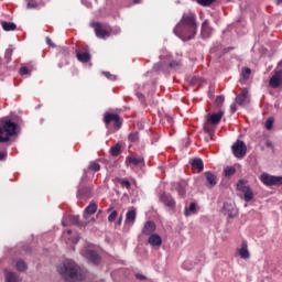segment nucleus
I'll return each mask as SVG.
<instances>
[{
  "label": "nucleus",
  "mask_w": 282,
  "mask_h": 282,
  "mask_svg": "<svg viewBox=\"0 0 282 282\" xmlns=\"http://www.w3.org/2000/svg\"><path fill=\"white\" fill-rule=\"evenodd\" d=\"M173 32L181 41H193L197 36V15L193 12L183 13Z\"/></svg>",
  "instance_id": "1"
},
{
  "label": "nucleus",
  "mask_w": 282,
  "mask_h": 282,
  "mask_svg": "<svg viewBox=\"0 0 282 282\" xmlns=\"http://www.w3.org/2000/svg\"><path fill=\"white\" fill-rule=\"evenodd\" d=\"M57 270L65 281L76 282L85 279V273H83L80 267L72 260H66Z\"/></svg>",
  "instance_id": "2"
},
{
  "label": "nucleus",
  "mask_w": 282,
  "mask_h": 282,
  "mask_svg": "<svg viewBox=\"0 0 282 282\" xmlns=\"http://www.w3.org/2000/svg\"><path fill=\"white\" fill-rule=\"evenodd\" d=\"M17 134V123L11 120L0 122V144L10 142V138Z\"/></svg>",
  "instance_id": "3"
},
{
  "label": "nucleus",
  "mask_w": 282,
  "mask_h": 282,
  "mask_svg": "<svg viewBox=\"0 0 282 282\" xmlns=\"http://www.w3.org/2000/svg\"><path fill=\"white\" fill-rule=\"evenodd\" d=\"M260 182L264 184V186H282V176H274L268 173H262L260 175Z\"/></svg>",
  "instance_id": "4"
},
{
  "label": "nucleus",
  "mask_w": 282,
  "mask_h": 282,
  "mask_svg": "<svg viewBox=\"0 0 282 282\" xmlns=\"http://www.w3.org/2000/svg\"><path fill=\"white\" fill-rule=\"evenodd\" d=\"M231 151H232L235 158H238L239 160H241L242 158H246V153L248 151V148L246 147V142H243L241 140H237L232 144Z\"/></svg>",
  "instance_id": "5"
},
{
  "label": "nucleus",
  "mask_w": 282,
  "mask_h": 282,
  "mask_svg": "<svg viewBox=\"0 0 282 282\" xmlns=\"http://www.w3.org/2000/svg\"><path fill=\"white\" fill-rule=\"evenodd\" d=\"M90 25L94 28L97 39H109L111 36V33L100 22H93Z\"/></svg>",
  "instance_id": "6"
},
{
  "label": "nucleus",
  "mask_w": 282,
  "mask_h": 282,
  "mask_svg": "<svg viewBox=\"0 0 282 282\" xmlns=\"http://www.w3.org/2000/svg\"><path fill=\"white\" fill-rule=\"evenodd\" d=\"M104 122L106 124H111V122H115V129L117 131L120 129V127H122V119L118 113H106L104 117Z\"/></svg>",
  "instance_id": "7"
},
{
  "label": "nucleus",
  "mask_w": 282,
  "mask_h": 282,
  "mask_svg": "<svg viewBox=\"0 0 282 282\" xmlns=\"http://www.w3.org/2000/svg\"><path fill=\"white\" fill-rule=\"evenodd\" d=\"M80 254L84 256L85 259H88L90 263H94L95 265H98V263H100V256L95 250L83 249L80 251Z\"/></svg>",
  "instance_id": "8"
},
{
  "label": "nucleus",
  "mask_w": 282,
  "mask_h": 282,
  "mask_svg": "<svg viewBox=\"0 0 282 282\" xmlns=\"http://www.w3.org/2000/svg\"><path fill=\"white\" fill-rule=\"evenodd\" d=\"M94 195V187L87 186L83 183V181L79 183L78 189H77V197H91Z\"/></svg>",
  "instance_id": "9"
},
{
  "label": "nucleus",
  "mask_w": 282,
  "mask_h": 282,
  "mask_svg": "<svg viewBox=\"0 0 282 282\" xmlns=\"http://www.w3.org/2000/svg\"><path fill=\"white\" fill-rule=\"evenodd\" d=\"M270 87L272 89H279L282 85V69L275 70L274 75L269 80Z\"/></svg>",
  "instance_id": "10"
},
{
  "label": "nucleus",
  "mask_w": 282,
  "mask_h": 282,
  "mask_svg": "<svg viewBox=\"0 0 282 282\" xmlns=\"http://www.w3.org/2000/svg\"><path fill=\"white\" fill-rule=\"evenodd\" d=\"M223 210L225 215H227L230 219H232L234 217H237L238 215L237 207H235V204L232 203H225Z\"/></svg>",
  "instance_id": "11"
},
{
  "label": "nucleus",
  "mask_w": 282,
  "mask_h": 282,
  "mask_svg": "<svg viewBox=\"0 0 282 282\" xmlns=\"http://www.w3.org/2000/svg\"><path fill=\"white\" fill-rule=\"evenodd\" d=\"M160 202L164 204V206H166L167 208H175V199L173 198V196H171V194L163 193L160 196Z\"/></svg>",
  "instance_id": "12"
},
{
  "label": "nucleus",
  "mask_w": 282,
  "mask_h": 282,
  "mask_svg": "<svg viewBox=\"0 0 282 282\" xmlns=\"http://www.w3.org/2000/svg\"><path fill=\"white\" fill-rule=\"evenodd\" d=\"M204 175L207 188H214V186H217V175L213 174L212 172H205Z\"/></svg>",
  "instance_id": "13"
},
{
  "label": "nucleus",
  "mask_w": 282,
  "mask_h": 282,
  "mask_svg": "<svg viewBox=\"0 0 282 282\" xmlns=\"http://www.w3.org/2000/svg\"><path fill=\"white\" fill-rule=\"evenodd\" d=\"M75 53L79 63H89V61H91V54H89V52L76 50Z\"/></svg>",
  "instance_id": "14"
},
{
  "label": "nucleus",
  "mask_w": 282,
  "mask_h": 282,
  "mask_svg": "<svg viewBox=\"0 0 282 282\" xmlns=\"http://www.w3.org/2000/svg\"><path fill=\"white\" fill-rule=\"evenodd\" d=\"M200 34L203 39H209L210 34H213V28L208 23V20H205L202 24Z\"/></svg>",
  "instance_id": "15"
},
{
  "label": "nucleus",
  "mask_w": 282,
  "mask_h": 282,
  "mask_svg": "<svg viewBox=\"0 0 282 282\" xmlns=\"http://www.w3.org/2000/svg\"><path fill=\"white\" fill-rule=\"evenodd\" d=\"M238 254L240 259H245V260L250 259V251L248 250V242L246 240L242 241L241 248L238 249Z\"/></svg>",
  "instance_id": "16"
},
{
  "label": "nucleus",
  "mask_w": 282,
  "mask_h": 282,
  "mask_svg": "<svg viewBox=\"0 0 282 282\" xmlns=\"http://www.w3.org/2000/svg\"><path fill=\"white\" fill-rule=\"evenodd\" d=\"M148 242L150 246H152V248H160V246H162V237H160L158 234H152L149 237Z\"/></svg>",
  "instance_id": "17"
},
{
  "label": "nucleus",
  "mask_w": 282,
  "mask_h": 282,
  "mask_svg": "<svg viewBox=\"0 0 282 282\" xmlns=\"http://www.w3.org/2000/svg\"><path fill=\"white\" fill-rule=\"evenodd\" d=\"M221 118H224V111L212 113L208 115L207 122H209L210 124H219V122H221Z\"/></svg>",
  "instance_id": "18"
},
{
  "label": "nucleus",
  "mask_w": 282,
  "mask_h": 282,
  "mask_svg": "<svg viewBox=\"0 0 282 282\" xmlns=\"http://www.w3.org/2000/svg\"><path fill=\"white\" fill-rule=\"evenodd\" d=\"M156 226L155 223L153 220H148L142 229V235H147V236H151L153 235V231L155 230Z\"/></svg>",
  "instance_id": "19"
},
{
  "label": "nucleus",
  "mask_w": 282,
  "mask_h": 282,
  "mask_svg": "<svg viewBox=\"0 0 282 282\" xmlns=\"http://www.w3.org/2000/svg\"><path fill=\"white\" fill-rule=\"evenodd\" d=\"M6 282H21V276L12 271H4Z\"/></svg>",
  "instance_id": "20"
},
{
  "label": "nucleus",
  "mask_w": 282,
  "mask_h": 282,
  "mask_svg": "<svg viewBox=\"0 0 282 282\" xmlns=\"http://www.w3.org/2000/svg\"><path fill=\"white\" fill-rule=\"evenodd\" d=\"M98 210V204L90 203L86 209L84 210V219H87L89 215H95V213Z\"/></svg>",
  "instance_id": "21"
},
{
  "label": "nucleus",
  "mask_w": 282,
  "mask_h": 282,
  "mask_svg": "<svg viewBox=\"0 0 282 282\" xmlns=\"http://www.w3.org/2000/svg\"><path fill=\"white\" fill-rule=\"evenodd\" d=\"M235 100H236V105H243L246 100H248V89L247 88L242 89Z\"/></svg>",
  "instance_id": "22"
},
{
  "label": "nucleus",
  "mask_w": 282,
  "mask_h": 282,
  "mask_svg": "<svg viewBox=\"0 0 282 282\" xmlns=\"http://www.w3.org/2000/svg\"><path fill=\"white\" fill-rule=\"evenodd\" d=\"M1 25H2V30H4V32H14V30H17V24L14 22L3 21L1 23Z\"/></svg>",
  "instance_id": "23"
},
{
  "label": "nucleus",
  "mask_w": 282,
  "mask_h": 282,
  "mask_svg": "<svg viewBox=\"0 0 282 282\" xmlns=\"http://www.w3.org/2000/svg\"><path fill=\"white\" fill-rule=\"evenodd\" d=\"M144 159L135 158V156H127L126 164H133V166H138V164H142Z\"/></svg>",
  "instance_id": "24"
},
{
  "label": "nucleus",
  "mask_w": 282,
  "mask_h": 282,
  "mask_svg": "<svg viewBox=\"0 0 282 282\" xmlns=\"http://www.w3.org/2000/svg\"><path fill=\"white\" fill-rule=\"evenodd\" d=\"M135 209L129 210L126 215V224H131V226L132 224H135Z\"/></svg>",
  "instance_id": "25"
},
{
  "label": "nucleus",
  "mask_w": 282,
  "mask_h": 282,
  "mask_svg": "<svg viewBox=\"0 0 282 282\" xmlns=\"http://www.w3.org/2000/svg\"><path fill=\"white\" fill-rule=\"evenodd\" d=\"M69 221L79 228H85L87 226V223H80V216H69Z\"/></svg>",
  "instance_id": "26"
},
{
  "label": "nucleus",
  "mask_w": 282,
  "mask_h": 282,
  "mask_svg": "<svg viewBox=\"0 0 282 282\" xmlns=\"http://www.w3.org/2000/svg\"><path fill=\"white\" fill-rule=\"evenodd\" d=\"M192 166L193 169H196L197 171L202 172L204 171V161H202V159H193Z\"/></svg>",
  "instance_id": "27"
},
{
  "label": "nucleus",
  "mask_w": 282,
  "mask_h": 282,
  "mask_svg": "<svg viewBox=\"0 0 282 282\" xmlns=\"http://www.w3.org/2000/svg\"><path fill=\"white\" fill-rule=\"evenodd\" d=\"M248 184V181L246 180H239L237 183V191H240L241 193H243L245 191L250 188V185H246Z\"/></svg>",
  "instance_id": "28"
},
{
  "label": "nucleus",
  "mask_w": 282,
  "mask_h": 282,
  "mask_svg": "<svg viewBox=\"0 0 282 282\" xmlns=\"http://www.w3.org/2000/svg\"><path fill=\"white\" fill-rule=\"evenodd\" d=\"M197 213V204L191 203L189 207H185V217H188V215H195Z\"/></svg>",
  "instance_id": "29"
},
{
  "label": "nucleus",
  "mask_w": 282,
  "mask_h": 282,
  "mask_svg": "<svg viewBox=\"0 0 282 282\" xmlns=\"http://www.w3.org/2000/svg\"><path fill=\"white\" fill-rule=\"evenodd\" d=\"M121 149L122 147L120 145V143H117L116 145L110 148V155H112L113 158H118V155H120Z\"/></svg>",
  "instance_id": "30"
},
{
  "label": "nucleus",
  "mask_w": 282,
  "mask_h": 282,
  "mask_svg": "<svg viewBox=\"0 0 282 282\" xmlns=\"http://www.w3.org/2000/svg\"><path fill=\"white\" fill-rule=\"evenodd\" d=\"M243 196L245 202H252V199H254V193L252 192V188L249 187L247 191H245Z\"/></svg>",
  "instance_id": "31"
},
{
  "label": "nucleus",
  "mask_w": 282,
  "mask_h": 282,
  "mask_svg": "<svg viewBox=\"0 0 282 282\" xmlns=\"http://www.w3.org/2000/svg\"><path fill=\"white\" fill-rule=\"evenodd\" d=\"M224 173L226 177H232V175L237 173V169H235L234 166H227L225 167Z\"/></svg>",
  "instance_id": "32"
},
{
  "label": "nucleus",
  "mask_w": 282,
  "mask_h": 282,
  "mask_svg": "<svg viewBox=\"0 0 282 282\" xmlns=\"http://www.w3.org/2000/svg\"><path fill=\"white\" fill-rule=\"evenodd\" d=\"M15 268L19 272H25V270H28V264L25 263V261L20 260L17 262Z\"/></svg>",
  "instance_id": "33"
},
{
  "label": "nucleus",
  "mask_w": 282,
  "mask_h": 282,
  "mask_svg": "<svg viewBox=\"0 0 282 282\" xmlns=\"http://www.w3.org/2000/svg\"><path fill=\"white\" fill-rule=\"evenodd\" d=\"M177 193L178 195H181V197H184V195H186V183L177 184Z\"/></svg>",
  "instance_id": "34"
},
{
  "label": "nucleus",
  "mask_w": 282,
  "mask_h": 282,
  "mask_svg": "<svg viewBox=\"0 0 282 282\" xmlns=\"http://www.w3.org/2000/svg\"><path fill=\"white\" fill-rule=\"evenodd\" d=\"M216 0H197V3L199 6H203V8H210L213 3H215Z\"/></svg>",
  "instance_id": "35"
},
{
  "label": "nucleus",
  "mask_w": 282,
  "mask_h": 282,
  "mask_svg": "<svg viewBox=\"0 0 282 282\" xmlns=\"http://www.w3.org/2000/svg\"><path fill=\"white\" fill-rule=\"evenodd\" d=\"M129 142H139L140 133L139 132H131L128 137Z\"/></svg>",
  "instance_id": "36"
},
{
  "label": "nucleus",
  "mask_w": 282,
  "mask_h": 282,
  "mask_svg": "<svg viewBox=\"0 0 282 282\" xmlns=\"http://www.w3.org/2000/svg\"><path fill=\"white\" fill-rule=\"evenodd\" d=\"M117 182H119V184H121L122 188H127L128 191H129V188H131V183L127 180L117 178Z\"/></svg>",
  "instance_id": "37"
},
{
  "label": "nucleus",
  "mask_w": 282,
  "mask_h": 282,
  "mask_svg": "<svg viewBox=\"0 0 282 282\" xmlns=\"http://www.w3.org/2000/svg\"><path fill=\"white\" fill-rule=\"evenodd\" d=\"M26 8L29 10H34V9L39 8V2H36L35 0H28Z\"/></svg>",
  "instance_id": "38"
},
{
  "label": "nucleus",
  "mask_w": 282,
  "mask_h": 282,
  "mask_svg": "<svg viewBox=\"0 0 282 282\" xmlns=\"http://www.w3.org/2000/svg\"><path fill=\"white\" fill-rule=\"evenodd\" d=\"M225 100H226V97H224V95L217 96L216 100H215L216 107H221V105H224Z\"/></svg>",
  "instance_id": "39"
},
{
  "label": "nucleus",
  "mask_w": 282,
  "mask_h": 282,
  "mask_svg": "<svg viewBox=\"0 0 282 282\" xmlns=\"http://www.w3.org/2000/svg\"><path fill=\"white\" fill-rule=\"evenodd\" d=\"M88 170L89 171H95V172H98L100 171V165L96 162H90L89 166H88Z\"/></svg>",
  "instance_id": "40"
},
{
  "label": "nucleus",
  "mask_w": 282,
  "mask_h": 282,
  "mask_svg": "<svg viewBox=\"0 0 282 282\" xmlns=\"http://www.w3.org/2000/svg\"><path fill=\"white\" fill-rule=\"evenodd\" d=\"M250 74H252V70L250 68L242 69V78H245V80H248V78H250Z\"/></svg>",
  "instance_id": "41"
},
{
  "label": "nucleus",
  "mask_w": 282,
  "mask_h": 282,
  "mask_svg": "<svg viewBox=\"0 0 282 282\" xmlns=\"http://www.w3.org/2000/svg\"><path fill=\"white\" fill-rule=\"evenodd\" d=\"M274 124V119L273 118H269L267 121H265V129L268 131H270L272 129V126Z\"/></svg>",
  "instance_id": "42"
},
{
  "label": "nucleus",
  "mask_w": 282,
  "mask_h": 282,
  "mask_svg": "<svg viewBox=\"0 0 282 282\" xmlns=\"http://www.w3.org/2000/svg\"><path fill=\"white\" fill-rule=\"evenodd\" d=\"M118 217V212L113 210L109 216H108V221L112 223L116 221V218Z\"/></svg>",
  "instance_id": "43"
},
{
  "label": "nucleus",
  "mask_w": 282,
  "mask_h": 282,
  "mask_svg": "<svg viewBox=\"0 0 282 282\" xmlns=\"http://www.w3.org/2000/svg\"><path fill=\"white\" fill-rule=\"evenodd\" d=\"M180 65H182V62H181V61H172V62L170 63V67H171L172 69H175V68L180 67Z\"/></svg>",
  "instance_id": "44"
},
{
  "label": "nucleus",
  "mask_w": 282,
  "mask_h": 282,
  "mask_svg": "<svg viewBox=\"0 0 282 282\" xmlns=\"http://www.w3.org/2000/svg\"><path fill=\"white\" fill-rule=\"evenodd\" d=\"M28 74H30V69L25 66L20 68V75L21 76H28Z\"/></svg>",
  "instance_id": "45"
},
{
  "label": "nucleus",
  "mask_w": 282,
  "mask_h": 282,
  "mask_svg": "<svg viewBox=\"0 0 282 282\" xmlns=\"http://www.w3.org/2000/svg\"><path fill=\"white\" fill-rule=\"evenodd\" d=\"M12 48H8L7 51H6V54H4V58H7V61H11V58H12Z\"/></svg>",
  "instance_id": "46"
},
{
  "label": "nucleus",
  "mask_w": 282,
  "mask_h": 282,
  "mask_svg": "<svg viewBox=\"0 0 282 282\" xmlns=\"http://www.w3.org/2000/svg\"><path fill=\"white\" fill-rule=\"evenodd\" d=\"M153 69L154 72H160L162 69V64L161 63L154 64Z\"/></svg>",
  "instance_id": "47"
},
{
  "label": "nucleus",
  "mask_w": 282,
  "mask_h": 282,
  "mask_svg": "<svg viewBox=\"0 0 282 282\" xmlns=\"http://www.w3.org/2000/svg\"><path fill=\"white\" fill-rule=\"evenodd\" d=\"M204 131H206V133H208L209 135H213V133H215V131H213L208 126L204 127Z\"/></svg>",
  "instance_id": "48"
},
{
  "label": "nucleus",
  "mask_w": 282,
  "mask_h": 282,
  "mask_svg": "<svg viewBox=\"0 0 282 282\" xmlns=\"http://www.w3.org/2000/svg\"><path fill=\"white\" fill-rule=\"evenodd\" d=\"M135 279H138L139 281H147V276L140 274V273H137L135 274Z\"/></svg>",
  "instance_id": "49"
},
{
  "label": "nucleus",
  "mask_w": 282,
  "mask_h": 282,
  "mask_svg": "<svg viewBox=\"0 0 282 282\" xmlns=\"http://www.w3.org/2000/svg\"><path fill=\"white\" fill-rule=\"evenodd\" d=\"M46 43L47 45H50V47H56V44H54V42H52V39L46 37Z\"/></svg>",
  "instance_id": "50"
},
{
  "label": "nucleus",
  "mask_w": 282,
  "mask_h": 282,
  "mask_svg": "<svg viewBox=\"0 0 282 282\" xmlns=\"http://www.w3.org/2000/svg\"><path fill=\"white\" fill-rule=\"evenodd\" d=\"M6 158H8V153L7 152H0V161L6 160Z\"/></svg>",
  "instance_id": "51"
},
{
  "label": "nucleus",
  "mask_w": 282,
  "mask_h": 282,
  "mask_svg": "<svg viewBox=\"0 0 282 282\" xmlns=\"http://www.w3.org/2000/svg\"><path fill=\"white\" fill-rule=\"evenodd\" d=\"M230 111H231V113H235V111H237V104H232L230 106Z\"/></svg>",
  "instance_id": "52"
},
{
  "label": "nucleus",
  "mask_w": 282,
  "mask_h": 282,
  "mask_svg": "<svg viewBox=\"0 0 282 282\" xmlns=\"http://www.w3.org/2000/svg\"><path fill=\"white\" fill-rule=\"evenodd\" d=\"M139 100H141V102H144V95H142L141 93L137 94Z\"/></svg>",
  "instance_id": "53"
},
{
  "label": "nucleus",
  "mask_w": 282,
  "mask_h": 282,
  "mask_svg": "<svg viewBox=\"0 0 282 282\" xmlns=\"http://www.w3.org/2000/svg\"><path fill=\"white\" fill-rule=\"evenodd\" d=\"M267 147H272V141H267Z\"/></svg>",
  "instance_id": "54"
},
{
  "label": "nucleus",
  "mask_w": 282,
  "mask_h": 282,
  "mask_svg": "<svg viewBox=\"0 0 282 282\" xmlns=\"http://www.w3.org/2000/svg\"><path fill=\"white\" fill-rule=\"evenodd\" d=\"M134 3H140V1H138V0H134Z\"/></svg>",
  "instance_id": "55"
},
{
  "label": "nucleus",
  "mask_w": 282,
  "mask_h": 282,
  "mask_svg": "<svg viewBox=\"0 0 282 282\" xmlns=\"http://www.w3.org/2000/svg\"><path fill=\"white\" fill-rule=\"evenodd\" d=\"M120 221H122V217L119 218V224H120Z\"/></svg>",
  "instance_id": "56"
},
{
  "label": "nucleus",
  "mask_w": 282,
  "mask_h": 282,
  "mask_svg": "<svg viewBox=\"0 0 282 282\" xmlns=\"http://www.w3.org/2000/svg\"><path fill=\"white\" fill-rule=\"evenodd\" d=\"M67 232H68V235H72V230H68Z\"/></svg>",
  "instance_id": "57"
},
{
  "label": "nucleus",
  "mask_w": 282,
  "mask_h": 282,
  "mask_svg": "<svg viewBox=\"0 0 282 282\" xmlns=\"http://www.w3.org/2000/svg\"><path fill=\"white\" fill-rule=\"evenodd\" d=\"M278 3H282V0H278Z\"/></svg>",
  "instance_id": "58"
},
{
  "label": "nucleus",
  "mask_w": 282,
  "mask_h": 282,
  "mask_svg": "<svg viewBox=\"0 0 282 282\" xmlns=\"http://www.w3.org/2000/svg\"><path fill=\"white\" fill-rule=\"evenodd\" d=\"M108 213H111V208L108 209Z\"/></svg>",
  "instance_id": "59"
},
{
  "label": "nucleus",
  "mask_w": 282,
  "mask_h": 282,
  "mask_svg": "<svg viewBox=\"0 0 282 282\" xmlns=\"http://www.w3.org/2000/svg\"><path fill=\"white\" fill-rule=\"evenodd\" d=\"M63 224V226H67V225H65V223H62Z\"/></svg>",
  "instance_id": "60"
},
{
  "label": "nucleus",
  "mask_w": 282,
  "mask_h": 282,
  "mask_svg": "<svg viewBox=\"0 0 282 282\" xmlns=\"http://www.w3.org/2000/svg\"><path fill=\"white\" fill-rule=\"evenodd\" d=\"M2 64V61L0 59V65Z\"/></svg>",
  "instance_id": "61"
}]
</instances>
